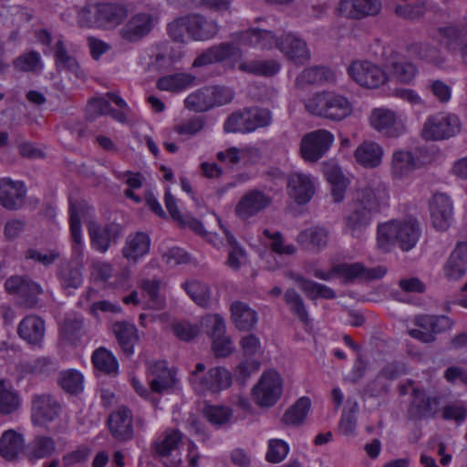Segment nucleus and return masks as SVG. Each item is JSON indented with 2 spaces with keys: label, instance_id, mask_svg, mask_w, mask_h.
Returning a JSON list of instances; mask_svg holds the SVG:
<instances>
[{
  "label": "nucleus",
  "instance_id": "obj_48",
  "mask_svg": "<svg viewBox=\"0 0 467 467\" xmlns=\"http://www.w3.org/2000/svg\"><path fill=\"white\" fill-rule=\"evenodd\" d=\"M221 227L230 246L226 264L230 268L238 270L246 262V252L227 228L223 225Z\"/></svg>",
  "mask_w": 467,
  "mask_h": 467
},
{
  "label": "nucleus",
  "instance_id": "obj_12",
  "mask_svg": "<svg viewBox=\"0 0 467 467\" xmlns=\"http://www.w3.org/2000/svg\"><path fill=\"white\" fill-rule=\"evenodd\" d=\"M61 406L47 393L34 394L31 400V420L35 426H46L59 415Z\"/></svg>",
  "mask_w": 467,
  "mask_h": 467
},
{
  "label": "nucleus",
  "instance_id": "obj_26",
  "mask_svg": "<svg viewBox=\"0 0 467 467\" xmlns=\"http://www.w3.org/2000/svg\"><path fill=\"white\" fill-rule=\"evenodd\" d=\"M373 214L352 204L350 212L343 218L342 231L353 238H360L372 222Z\"/></svg>",
  "mask_w": 467,
  "mask_h": 467
},
{
  "label": "nucleus",
  "instance_id": "obj_46",
  "mask_svg": "<svg viewBox=\"0 0 467 467\" xmlns=\"http://www.w3.org/2000/svg\"><path fill=\"white\" fill-rule=\"evenodd\" d=\"M415 324L435 336L451 329L453 321L447 316H420L416 317Z\"/></svg>",
  "mask_w": 467,
  "mask_h": 467
},
{
  "label": "nucleus",
  "instance_id": "obj_9",
  "mask_svg": "<svg viewBox=\"0 0 467 467\" xmlns=\"http://www.w3.org/2000/svg\"><path fill=\"white\" fill-rule=\"evenodd\" d=\"M334 140V135L327 130L310 131L301 139L300 155L305 161L315 163L327 154Z\"/></svg>",
  "mask_w": 467,
  "mask_h": 467
},
{
  "label": "nucleus",
  "instance_id": "obj_19",
  "mask_svg": "<svg viewBox=\"0 0 467 467\" xmlns=\"http://www.w3.org/2000/svg\"><path fill=\"white\" fill-rule=\"evenodd\" d=\"M271 203V197L264 192L250 190L241 197L234 212L240 219L248 220L269 207Z\"/></svg>",
  "mask_w": 467,
  "mask_h": 467
},
{
  "label": "nucleus",
  "instance_id": "obj_14",
  "mask_svg": "<svg viewBox=\"0 0 467 467\" xmlns=\"http://www.w3.org/2000/svg\"><path fill=\"white\" fill-rule=\"evenodd\" d=\"M158 22L157 15L149 12L137 13L120 29V36L129 42H138L149 35Z\"/></svg>",
  "mask_w": 467,
  "mask_h": 467
},
{
  "label": "nucleus",
  "instance_id": "obj_11",
  "mask_svg": "<svg viewBox=\"0 0 467 467\" xmlns=\"http://www.w3.org/2000/svg\"><path fill=\"white\" fill-rule=\"evenodd\" d=\"M282 390L283 382L279 373L275 369H269L262 374L252 392L258 406L272 407L281 397Z\"/></svg>",
  "mask_w": 467,
  "mask_h": 467
},
{
  "label": "nucleus",
  "instance_id": "obj_2",
  "mask_svg": "<svg viewBox=\"0 0 467 467\" xmlns=\"http://www.w3.org/2000/svg\"><path fill=\"white\" fill-rule=\"evenodd\" d=\"M219 25L200 14H191L179 17L168 25V35L173 41L185 43L187 39L206 41L219 32Z\"/></svg>",
  "mask_w": 467,
  "mask_h": 467
},
{
  "label": "nucleus",
  "instance_id": "obj_4",
  "mask_svg": "<svg viewBox=\"0 0 467 467\" xmlns=\"http://www.w3.org/2000/svg\"><path fill=\"white\" fill-rule=\"evenodd\" d=\"M128 16L127 7L119 3H98L85 6L78 13L82 26L114 28Z\"/></svg>",
  "mask_w": 467,
  "mask_h": 467
},
{
  "label": "nucleus",
  "instance_id": "obj_57",
  "mask_svg": "<svg viewBox=\"0 0 467 467\" xmlns=\"http://www.w3.org/2000/svg\"><path fill=\"white\" fill-rule=\"evenodd\" d=\"M58 381L61 388L68 393L78 394L83 390V376L76 369L62 371Z\"/></svg>",
  "mask_w": 467,
  "mask_h": 467
},
{
  "label": "nucleus",
  "instance_id": "obj_49",
  "mask_svg": "<svg viewBox=\"0 0 467 467\" xmlns=\"http://www.w3.org/2000/svg\"><path fill=\"white\" fill-rule=\"evenodd\" d=\"M310 399L307 397H301L284 414V423L287 425L302 424L310 410Z\"/></svg>",
  "mask_w": 467,
  "mask_h": 467
},
{
  "label": "nucleus",
  "instance_id": "obj_17",
  "mask_svg": "<svg viewBox=\"0 0 467 467\" xmlns=\"http://www.w3.org/2000/svg\"><path fill=\"white\" fill-rule=\"evenodd\" d=\"M368 120L370 126L384 136L396 138L404 132V126L398 120L396 112L390 109H373Z\"/></svg>",
  "mask_w": 467,
  "mask_h": 467
},
{
  "label": "nucleus",
  "instance_id": "obj_37",
  "mask_svg": "<svg viewBox=\"0 0 467 467\" xmlns=\"http://www.w3.org/2000/svg\"><path fill=\"white\" fill-rule=\"evenodd\" d=\"M112 330L124 354L131 356L134 353V346L139 340L136 327L129 322L120 321L113 325Z\"/></svg>",
  "mask_w": 467,
  "mask_h": 467
},
{
  "label": "nucleus",
  "instance_id": "obj_58",
  "mask_svg": "<svg viewBox=\"0 0 467 467\" xmlns=\"http://www.w3.org/2000/svg\"><path fill=\"white\" fill-rule=\"evenodd\" d=\"M57 362L47 357H41L25 364L26 372L40 377L50 376L57 371Z\"/></svg>",
  "mask_w": 467,
  "mask_h": 467
},
{
  "label": "nucleus",
  "instance_id": "obj_20",
  "mask_svg": "<svg viewBox=\"0 0 467 467\" xmlns=\"http://www.w3.org/2000/svg\"><path fill=\"white\" fill-rule=\"evenodd\" d=\"M333 271L346 282H353L358 279L362 281L380 279L387 273L384 266L367 268L360 263L337 265L333 267Z\"/></svg>",
  "mask_w": 467,
  "mask_h": 467
},
{
  "label": "nucleus",
  "instance_id": "obj_27",
  "mask_svg": "<svg viewBox=\"0 0 467 467\" xmlns=\"http://www.w3.org/2000/svg\"><path fill=\"white\" fill-rule=\"evenodd\" d=\"M382 8L381 0H341L339 10L348 17L362 19L379 15Z\"/></svg>",
  "mask_w": 467,
  "mask_h": 467
},
{
  "label": "nucleus",
  "instance_id": "obj_7",
  "mask_svg": "<svg viewBox=\"0 0 467 467\" xmlns=\"http://www.w3.org/2000/svg\"><path fill=\"white\" fill-rule=\"evenodd\" d=\"M462 122L451 112H436L429 115L422 127L421 136L426 140H444L460 133Z\"/></svg>",
  "mask_w": 467,
  "mask_h": 467
},
{
  "label": "nucleus",
  "instance_id": "obj_31",
  "mask_svg": "<svg viewBox=\"0 0 467 467\" xmlns=\"http://www.w3.org/2000/svg\"><path fill=\"white\" fill-rule=\"evenodd\" d=\"M109 428L112 435L120 441L133 437L132 415L130 410L122 406L113 411L109 418Z\"/></svg>",
  "mask_w": 467,
  "mask_h": 467
},
{
  "label": "nucleus",
  "instance_id": "obj_34",
  "mask_svg": "<svg viewBox=\"0 0 467 467\" xmlns=\"http://www.w3.org/2000/svg\"><path fill=\"white\" fill-rule=\"evenodd\" d=\"M462 31L455 24H448L434 27L430 31V37L437 43L443 45L450 53H454L460 45Z\"/></svg>",
  "mask_w": 467,
  "mask_h": 467
},
{
  "label": "nucleus",
  "instance_id": "obj_39",
  "mask_svg": "<svg viewBox=\"0 0 467 467\" xmlns=\"http://www.w3.org/2000/svg\"><path fill=\"white\" fill-rule=\"evenodd\" d=\"M22 434L14 430L4 431L0 438V455L6 460H14L25 447Z\"/></svg>",
  "mask_w": 467,
  "mask_h": 467
},
{
  "label": "nucleus",
  "instance_id": "obj_15",
  "mask_svg": "<svg viewBox=\"0 0 467 467\" xmlns=\"http://www.w3.org/2000/svg\"><path fill=\"white\" fill-rule=\"evenodd\" d=\"M94 209L88 206L85 202H72L69 204V224L72 240L73 254L80 258L84 253V244L82 238L81 223L82 217H93Z\"/></svg>",
  "mask_w": 467,
  "mask_h": 467
},
{
  "label": "nucleus",
  "instance_id": "obj_23",
  "mask_svg": "<svg viewBox=\"0 0 467 467\" xmlns=\"http://www.w3.org/2000/svg\"><path fill=\"white\" fill-rule=\"evenodd\" d=\"M148 380L150 390L156 393H162L171 389L177 381L175 371L168 368L164 360L149 364Z\"/></svg>",
  "mask_w": 467,
  "mask_h": 467
},
{
  "label": "nucleus",
  "instance_id": "obj_43",
  "mask_svg": "<svg viewBox=\"0 0 467 467\" xmlns=\"http://www.w3.org/2000/svg\"><path fill=\"white\" fill-rule=\"evenodd\" d=\"M195 77L187 73H177L161 78L157 82L160 90L179 92L191 87Z\"/></svg>",
  "mask_w": 467,
  "mask_h": 467
},
{
  "label": "nucleus",
  "instance_id": "obj_1",
  "mask_svg": "<svg viewBox=\"0 0 467 467\" xmlns=\"http://www.w3.org/2000/svg\"><path fill=\"white\" fill-rule=\"evenodd\" d=\"M420 236V229L416 219H392L378 224L377 246L385 253L389 252L393 245L408 252L416 246Z\"/></svg>",
  "mask_w": 467,
  "mask_h": 467
},
{
  "label": "nucleus",
  "instance_id": "obj_6",
  "mask_svg": "<svg viewBox=\"0 0 467 467\" xmlns=\"http://www.w3.org/2000/svg\"><path fill=\"white\" fill-rule=\"evenodd\" d=\"M389 200L387 185L374 178L357 187L352 202L374 215L389 205Z\"/></svg>",
  "mask_w": 467,
  "mask_h": 467
},
{
  "label": "nucleus",
  "instance_id": "obj_30",
  "mask_svg": "<svg viewBox=\"0 0 467 467\" xmlns=\"http://www.w3.org/2000/svg\"><path fill=\"white\" fill-rule=\"evenodd\" d=\"M150 236L144 232H136L127 236L121 254L129 262L136 264L150 252Z\"/></svg>",
  "mask_w": 467,
  "mask_h": 467
},
{
  "label": "nucleus",
  "instance_id": "obj_61",
  "mask_svg": "<svg viewBox=\"0 0 467 467\" xmlns=\"http://www.w3.org/2000/svg\"><path fill=\"white\" fill-rule=\"evenodd\" d=\"M299 288L310 299H334L337 296L336 292L329 286L308 279L303 281Z\"/></svg>",
  "mask_w": 467,
  "mask_h": 467
},
{
  "label": "nucleus",
  "instance_id": "obj_28",
  "mask_svg": "<svg viewBox=\"0 0 467 467\" xmlns=\"http://www.w3.org/2000/svg\"><path fill=\"white\" fill-rule=\"evenodd\" d=\"M26 189L23 182L0 180V203L8 210H17L25 202Z\"/></svg>",
  "mask_w": 467,
  "mask_h": 467
},
{
  "label": "nucleus",
  "instance_id": "obj_47",
  "mask_svg": "<svg viewBox=\"0 0 467 467\" xmlns=\"http://www.w3.org/2000/svg\"><path fill=\"white\" fill-rule=\"evenodd\" d=\"M212 92L210 87H205L191 93L184 100L185 108L195 112L209 110L213 107Z\"/></svg>",
  "mask_w": 467,
  "mask_h": 467
},
{
  "label": "nucleus",
  "instance_id": "obj_5",
  "mask_svg": "<svg viewBox=\"0 0 467 467\" xmlns=\"http://www.w3.org/2000/svg\"><path fill=\"white\" fill-rule=\"evenodd\" d=\"M232 382V372L222 366L213 367L205 371V365L197 363L190 376L192 387L201 394L218 393L230 388Z\"/></svg>",
  "mask_w": 467,
  "mask_h": 467
},
{
  "label": "nucleus",
  "instance_id": "obj_33",
  "mask_svg": "<svg viewBox=\"0 0 467 467\" xmlns=\"http://www.w3.org/2000/svg\"><path fill=\"white\" fill-rule=\"evenodd\" d=\"M467 271V243H459L445 266L444 273L447 278L458 280L465 275Z\"/></svg>",
  "mask_w": 467,
  "mask_h": 467
},
{
  "label": "nucleus",
  "instance_id": "obj_40",
  "mask_svg": "<svg viewBox=\"0 0 467 467\" xmlns=\"http://www.w3.org/2000/svg\"><path fill=\"white\" fill-rule=\"evenodd\" d=\"M416 169L413 154L408 150H396L391 160V174L395 178H403Z\"/></svg>",
  "mask_w": 467,
  "mask_h": 467
},
{
  "label": "nucleus",
  "instance_id": "obj_54",
  "mask_svg": "<svg viewBox=\"0 0 467 467\" xmlns=\"http://www.w3.org/2000/svg\"><path fill=\"white\" fill-rule=\"evenodd\" d=\"M244 111L249 132L267 127L272 122V114L268 109L252 108L244 109Z\"/></svg>",
  "mask_w": 467,
  "mask_h": 467
},
{
  "label": "nucleus",
  "instance_id": "obj_38",
  "mask_svg": "<svg viewBox=\"0 0 467 467\" xmlns=\"http://www.w3.org/2000/svg\"><path fill=\"white\" fill-rule=\"evenodd\" d=\"M389 75L398 81L410 83L418 74L417 67L402 56H393L387 65Z\"/></svg>",
  "mask_w": 467,
  "mask_h": 467
},
{
  "label": "nucleus",
  "instance_id": "obj_62",
  "mask_svg": "<svg viewBox=\"0 0 467 467\" xmlns=\"http://www.w3.org/2000/svg\"><path fill=\"white\" fill-rule=\"evenodd\" d=\"M55 58L58 67L67 68L79 76V66L75 57L68 54L62 39L56 43Z\"/></svg>",
  "mask_w": 467,
  "mask_h": 467
},
{
  "label": "nucleus",
  "instance_id": "obj_45",
  "mask_svg": "<svg viewBox=\"0 0 467 467\" xmlns=\"http://www.w3.org/2000/svg\"><path fill=\"white\" fill-rule=\"evenodd\" d=\"M20 397L5 379H0V413L12 414L20 407Z\"/></svg>",
  "mask_w": 467,
  "mask_h": 467
},
{
  "label": "nucleus",
  "instance_id": "obj_51",
  "mask_svg": "<svg viewBox=\"0 0 467 467\" xmlns=\"http://www.w3.org/2000/svg\"><path fill=\"white\" fill-rule=\"evenodd\" d=\"M280 64L275 60L249 61L239 65V69L258 76L271 77L280 70Z\"/></svg>",
  "mask_w": 467,
  "mask_h": 467
},
{
  "label": "nucleus",
  "instance_id": "obj_3",
  "mask_svg": "<svg viewBox=\"0 0 467 467\" xmlns=\"http://www.w3.org/2000/svg\"><path fill=\"white\" fill-rule=\"evenodd\" d=\"M305 108L311 115L332 121H340L352 113V104L344 96L330 92H317L305 100Z\"/></svg>",
  "mask_w": 467,
  "mask_h": 467
},
{
  "label": "nucleus",
  "instance_id": "obj_52",
  "mask_svg": "<svg viewBox=\"0 0 467 467\" xmlns=\"http://www.w3.org/2000/svg\"><path fill=\"white\" fill-rule=\"evenodd\" d=\"M394 14L405 20H418L423 17L427 11V0H416L411 4H398L394 6Z\"/></svg>",
  "mask_w": 467,
  "mask_h": 467
},
{
  "label": "nucleus",
  "instance_id": "obj_60",
  "mask_svg": "<svg viewBox=\"0 0 467 467\" xmlns=\"http://www.w3.org/2000/svg\"><path fill=\"white\" fill-rule=\"evenodd\" d=\"M205 127V118L202 116H194L189 119H182L179 123L175 124L173 130L183 137L190 138L200 131Z\"/></svg>",
  "mask_w": 467,
  "mask_h": 467
},
{
  "label": "nucleus",
  "instance_id": "obj_42",
  "mask_svg": "<svg viewBox=\"0 0 467 467\" xmlns=\"http://www.w3.org/2000/svg\"><path fill=\"white\" fill-rule=\"evenodd\" d=\"M296 241L304 246L312 245L319 251L327 244L328 231L323 227H311L299 233Z\"/></svg>",
  "mask_w": 467,
  "mask_h": 467
},
{
  "label": "nucleus",
  "instance_id": "obj_16",
  "mask_svg": "<svg viewBox=\"0 0 467 467\" xmlns=\"http://www.w3.org/2000/svg\"><path fill=\"white\" fill-rule=\"evenodd\" d=\"M5 287L8 293L18 295L20 304L26 308L35 307L38 301L37 296L43 292L37 283L17 275L9 277Z\"/></svg>",
  "mask_w": 467,
  "mask_h": 467
},
{
  "label": "nucleus",
  "instance_id": "obj_21",
  "mask_svg": "<svg viewBox=\"0 0 467 467\" xmlns=\"http://www.w3.org/2000/svg\"><path fill=\"white\" fill-rule=\"evenodd\" d=\"M317 180L310 174L295 171L288 178V193L298 204L307 203L316 192Z\"/></svg>",
  "mask_w": 467,
  "mask_h": 467
},
{
  "label": "nucleus",
  "instance_id": "obj_22",
  "mask_svg": "<svg viewBox=\"0 0 467 467\" xmlns=\"http://www.w3.org/2000/svg\"><path fill=\"white\" fill-rule=\"evenodd\" d=\"M277 49L297 65H302L310 58V51L306 41L291 32L285 33L279 37Z\"/></svg>",
  "mask_w": 467,
  "mask_h": 467
},
{
  "label": "nucleus",
  "instance_id": "obj_13",
  "mask_svg": "<svg viewBox=\"0 0 467 467\" xmlns=\"http://www.w3.org/2000/svg\"><path fill=\"white\" fill-rule=\"evenodd\" d=\"M348 75L360 86L376 88L387 81L385 71L369 61H354L348 68Z\"/></svg>",
  "mask_w": 467,
  "mask_h": 467
},
{
  "label": "nucleus",
  "instance_id": "obj_53",
  "mask_svg": "<svg viewBox=\"0 0 467 467\" xmlns=\"http://www.w3.org/2000/svg\"><path fill=\"white\" fill-rule=\"evenodd\" d=\"M92 363L94 367L106 373H116L119 368L117 358L105 348H99L92 354Z\"/></svg>",
  "mask_w": 467,
  "mask_h": 467
},
{
  "label": "nucleus",
  "instance_id": "obj_50",
  "mask_svg": "<svg viewBox=\"0 0 467 467\" xmlns=\"http://www.w3.org/2000/svg\"><path fill=\"white\" fill-rule=\"evenodd\" d=\"M284 300L290 312L303 324L308 325L310 317L302 296L293 288L287 289L284 294Z\"/></svg>",
  "mask_w": 467,
  "mask_h": 467
},
{
  "label": "nucleus",
  "instance_id": "obj_29",
  "mask_svg": "<svg viewBox=\"0 0 467 467\" xmlns=\"http://www.w3.org/2000/svg\"><path fill=\"white\" fill-rule=\"evenodd\" d=\"M235 57H241V50L239 47L232 43H221L207 48L204 52L199 55L194 59L192 66H207Z\"/></svg>",
  "mask_w": 467,
  "mask_h": 467
},
{
  "label": "nucleus",
  "instance_id": "obj_64",
  "mask_svg": "<svg viewBox=\"0 0 467 467\" xmlns=\"http://www.w3.org/2000/svg\"><path fill=\"white\" fill-rule=\"evenodd\" d=\"M14 67L20 71H36L42 68L41 57L36 51L20 55L13 62Z\"/></svg>",
  "mask_w": 467,
  "mask_h": 467
},
{
  "label": "nucleus",
  "instance_id": "obj_10",
  "mask_svg": "<svg viewBox=\"0 0 467 467\" xmlns=\"http://www.w3.org/2000/svg\"><path fill=\"white\" fill-rule=\"evenodd\" d=\"M183 434L174 429H168L159 435L152 444L154 454L166 467H179L182 462L179 447Z\"/></svg>",
  "mask_w": 467,
  "mask_h": 467
},
{
  "label": "nucleus",
  "instance_id": "obj_35",
  "mask_svg": "<svg viewBox=\"0 0 467 467\" xmlns=\"http://www.w3.org/2000/svg\"><path fill=\"white\" fill-rule=\"evenodd\" d=\"M17 333L29 344L37 345L45 336V322L37 316H27L19 323Z\"/></svg>",
  "mask_w": 467,
  "mask_h": 467
},
{
  "label": "nucleus",
  "instance_id": "obj_25",
  "mask_svg": "<svg viewBox=\"0 0 467 467\" xmlns=\"http://www.w3.org/2000/svg\"><path fill=\"white\" fill-rule=\"evenodd\" d=\"M57 452V443L53 437L38 434L24 447V455L30 462L51 458Z\"/></svg>",
  "mask_w": 467,
  "mask_h": 467
},
{
  "label": "nucleus",
  "instance_id": "obj_63",
  "mask_svg": "<svg viewBox=\"0 0 467 467\" xmlns=\"http://www.w3.org/2000/svg\"><path fill=\"white\" fill-rule=\"evenodd\" d=\"M414 400L412 405L417 407L420 417H426L436 413L439 400L437 398L426 397L419 390L413 389Z\"/></svg>",
  "mask_w": 467,
  "mask_h": 467
},
{
  "label": "nucleus",
  "instance_id": "obj_55",
  "mask_svg": "<svg viewBox=\"0 0 467 467\" xmlns=\"http://www.w3.org/2000/svg\"><path fill=\"white\" fill-rule=\"evenodd\" d=\"M202 414L211 424L220 427L230 420L233 411L226 406L207 404L202 409Z\"/></svg>",
  "mask_w": 467,
  "mask_h": 467
},
{
  "label": "nucleus",
  "instance_id": "obj_56",
  "mask_svg": "<svg viewBox=\"0 0 467 467\" xmlns=\"http://www.w3.org/2000/svg\"><path fill=\"white\" fill-rule=\"evenodd\" d=\"M184 288L189 296L200 306L208 307L211 303V291L207 285L192 281L184 284Z\"/></svg>",
  "mask_w": 467,
  "mask_h": 467
},
{
  "label": "nucleus",
  "instance_id": "obj_41",
  "mask_svg": "<svg viewBox=\"0 0 467 467\" xmlns=\"http://www.w3.org/2000/svg\"><path fill=\"white\" fill-rule=\"evenodd\" d=\"M162 282L160 279H142L140 283V288L142 290L143 296L147 297V307L152 309H161L165 306V299L161 295L160 290Z\"/></svg>",
  "mask_w": 467,
  "mask_h": 467
},
{
  "label": "nucleus",
  "instance_id": "obj_32",
  "mask_svg": "<svg viewBox=\"0 0 467 467\" xmlns=\"http://www.w3.org/2000/svg\"><path fill=\"white\" fill-rule=\"evenodd\" d=\"M384 150L372 140H365L358 146L354 152L355 161L364 168H376L382 162Z\"/></svg>",
  "mask_w": 467,
  "mask_h": 467
},
{
  "label": "nucleus",
  "instance_id": "obj_8",
  "mask_svg": "<svg viewBox=\"0 0 467 467\" xmlns=\"http://www.w3.org/2000/svg\"><path fill=\"white\" fill-rule=\"evenodd\" d=\"M86 223L90 247L102 254H106L112 245L117 244L123 235V226L118 223H100L90 218Z\"/></svg>",
  "mask_w": 467,
  "mask_h": 467
},
{
  "label": "nucleus",
  "instance_id": "obj_24",
  "mask_svg": "<svg viewBox=\"0 0 467 467\" xmlns=\"http://www.w3.org/2000/svg\"><path fill=\"white\" fill-rule=\"evenodd\" d=\"M430 212L432 225L439 231L447 230L453 216L450 197L444 193L433 194L430 202Z\"/></svg>",
  "mask_w": 467,
  "mask_h": 467
},
{
  "label": "nucleus",
  "instance_id": "obj_44",
  "mask_svg": "<svg viewBox=\"0 0 467 467\" xmlns=\"http://www.w3.org/2000/svg\"><path fill=\"white\" fill-rule=\"evenodd\" d=\"M262 234L267 240L266 245L270 248L271 253L280 256L293 255L296 253L297 249L296 245L291 243H286L280 232H272L269 229H264Z\"/></svg>",
  "mask_w": 467,
  "mask_h": 467
},
{
  "label": "nucleus",
  "instance_id": "obj_18",
  "mask_svg": "<svg viewBox=\"0 0 467 467\" xmlns=\"http://www.w3.org/2000/svg\"><path fill=\"white\" fill-rule=\"evenodd\" d=\"M231 37L238 45L259 48L261 50H269L273 47L277 48L279 42V37H276L272 31L254 27L245 31L233 33Z\"/></svg>",
  "mask_w": 467,
  "mask_h": 467
},
{
  "label": "nucleus",
  "instance_id": "obj_59",
  "mask_svg": "<svg viewBox=\"0 0 467 467\" xmlns=\"http://www.w3.org/2000/svg\"><path fill=\"white\" fill-rule=\"evenodd\" d=\"M412 51L420 59L436 66H441L445 61L441 51L430 43L417 44L412 47Z\"/></svg>",
  "mask_w": 467,
  "mask_h": 467
},
{
  "label": "nucleus",
  "instance_id": "obj_36",
  "mask_svg": "<svg viewBox=\"0 0 467 467\" xmlns=\"http://www.w3.org/2000/svg\"><path fill=\"white\" fill-rule=\"evenodd\" d=\"M231 318L235 327L239 330L248 331L254 327L257 323V313L247 304L241 301L232 303Z\"/></svg>",
  "mask_w": 467,
  "mask_h": 467
}]
</instances>
